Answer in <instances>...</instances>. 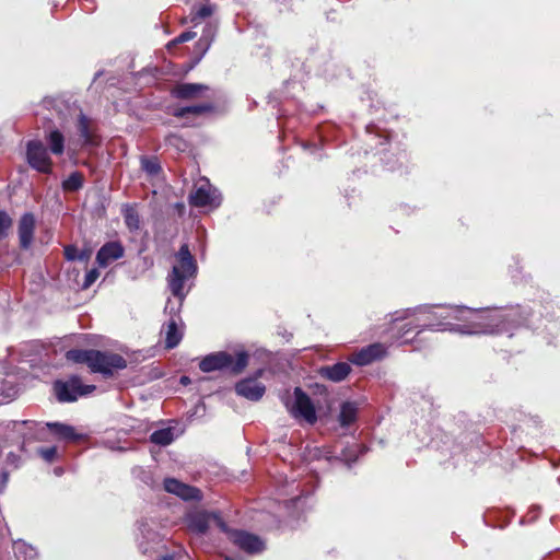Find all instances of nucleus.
I'll return each instance as SVG.
<instances>
[{
    "label": "nucleus",
    "instance_id": "nucleus-1",
    "mask_svg": "<svg viewBox=\"0 0 560 560\" xmlns=\"http://www.w3.org/2000/svg\"><path fill=\"white\" fill-rule=\"evenodd\" d=\"M65 359L75 364H85L91 373H98L104 378H110L127 368V360L121 354L108 350L70 349L65 353Z\"/></svg>",
    "mask_w": 560,
    "mask_h": 560
},
{
    "label": "nucleus",
    "instance_id": "nucleus-2",
    "mask_svg": "<svg viewBox=\"0 0 560 560\" xmlns=\"http://www.w3.org/2000/svg\"><path fill=\"white\" fill-rule=\"evenodd\" d=\"M454 317L464 322V332L470 335H495L505 329L506 318L497 308L457 307Z\"/></svg>",
    "mask_w": 560,
    "mask_h": 560
},
{
    "label": "nucleus",
    "instance_id": "nucleus-3",
    "mask_svg": "<svg viewBox=\"0 0 560 560\" xmlns=\"http://www.w3.org/2000/svg\"><path fill=\"white\" fill-rule=\"evenodd\" d=\"M177 264L173 266L167 276V284L172 294L183 300L186 295L184 291L185 282L189 278H194L198 267L195 257L190 253L188 244H183L175 255Z\"/></svg>",
    "mask_w": 560,
    "mask_h": 560
},
{
    "label": "nucleus",
    "instance_id": "nucleus-4",
    "mask_svg": "<svg viewBox=\"0 0 560 560\" xmlns=\"http://www.w3.org/2000/svg\"><path fill=\"white\" fill-rule=\"evenodd\" d=\"M249 361L248 352L237 351L235 355L226 351H218L206 355L199 363L202 372L228 370L233 375H240L247 368Z\"/></svg>",
    "mask_w": 560,
    "mask_h": 560
},
{
    "label": "nucleus",
    "instance_id": "nucleus-5",
    "mask_svg": "<svg viewBox=\"0 0 560 560\" xmlns=\"http://www.w3.org/2000/svg\"><path fill=\"white\" fill-rule=\"evenodd\" d=\"M52 389L59 402H74L81 396L92 394L95 385H84L79 375H70L66 381L57 380L52 384Z\"/></svg>",
    "mask_w": 560,
    "mask_h": 560
},
{
    "label": "nucleus",
    "instance_id": "nucleus-6",
    "mask_svg": "<svg viewBox=\"0 0 560 560\" xmlns=\"http://www.w3.org/2000/svg\"><path fill=\"white\" fill-rule=\"evenodd\" d=\"M26 159L30 166L43 174L52 172V161L46 147L39 140H32L26 145Z\"/></svg>",
    "mask_w": 560,
    "mask_h": 560
},
{
    "label": "nucleus",
    "instance_id": "nucleus-7",
    "mask_svg": "<svg viewBox=\"0 0 560 560\" xmlns=\"http://www.w3.org/2000/svg\"><path fill=\"white\" fill-rule=\"evenodd\" d=\"M264 374V370L259 369L255 372L254 376L243 378L235 384V393L252 401H258L266 392L264 384L258 382V378Z\"/></svg>",
    "mask_w": 560,
    "mask_h": 560
},
{
    "label": "nucleus",
    "instance_id": "nucleus-8",
    "mask_svg": "<svg viewBox=\"0 0 560 560\" xmlns=\"http://www.w3.org/2000/svg\"><path fill=\"white\" fill-rule=\"evenodd\" d=\"M294 397L295 401L291 410L292 413L295 417H302L310 424H314L317 421V415L310 396L301 387H295Z\"/></svg>",
    "mask_w": 560,
    "mask_h": 560
},
{
    "label": "nucleus",
    "instance_id": "nucleus-9",
    "mask_svg": "<svg viewBox=\"0 0 560 560\" xmlns=\"http://www.w3.org/2000/svg\"><path fill=\"white\" fill-rule=\"evenodd\" d=\"M163 487L166 492L175 494L184 501H200L202 499L199 488L184 483L176 478H165Z\"/></svg>",
    "mask_w": 560,
    "mask_h": 560
},
{
    "label": "nucleus",
    "instance_id": "nucleus-10",
    "mask_svg": "<svg viewBox=\"0 0 560 560\" xmlns=\"http://www.w3.org/2000/svg\"><path fill=\"white\" fill-rule=\"evenodd\" d=\"M75 128L83 145L97 147L101 144L96 124L83 113L78 116Z\"/></svg>",
    "mask_w": 560,
    "mask_h": 560
},
{
    "label": "nucleus",
    "instance_id": "nucleus-11",
    "mask_svg": "<svg viewBox=\"0 0 560 560\" xmlns=\"http://www.w3.org/2000/svg\"><path fill=\"white\" fill-rule=\"evenodd\" d=\"M234 545L247 553H257L264 550L262 540L246 530L235 529L231 532V539Z\"/></svg>",
    "mask_w": 560,
    "mask_h": 560
},
{
    "label": "nucleus",
    "instance_id": "nucleus-12",
    "mask_svg": "<svg viewBox=\"0 0 560 560\" xmlns=\"http://www.w3.org/2000/svg\"><path fill=\"white\" fill-rule=\"evenodd\" d=\"M386 354V349L382 343H372L362 348L360 351L351 355L350 361L359 366L371 364L372 362L382 359Z\"/></svg>",
    "mask_w": 560,
    "mask_h": 560
},
{
    "label": "nucleus",
    "instance_id": "nucleus-13",
    "mask_svg": "<svg viewBox=\"0 0 560 560\" xmlns=\"http://www.w3.org/2000/svg\"><path fill=\"white\" fill-rule=\"evenodd\" d=\"M125 248L118 241L106 242L96 254V262L100 267L105 268L110 262L124 257Z\"/></svg>",
    "mask_w": 560,
    "mask_h": 560
},
{
    "label": "nucleus",
    "instance_id": "nucleus-14",
    "mask_svg": "<svg viewBox=\"0 0 560 560\" xmlns=\"http://www.w3.org/2000/svg\"><path fill=\"white\" fill-rule=\"evenodd\" d=\"M188 201L190 206L196 208H203L207 206H219V203L215 202V197L208 182L192 190L189 194Z\"/></svg>",
    "mask_w": 560,
    "mask_h": 560
},
{
    "label": "nucleus",
    "instance_id": "nucleus-15",
    "mask_svg": "<svg viewBox=\"0 0 560 560\" xmlns=\"http://www.w3.org/2000/svg\"><path fill=\"white\" fill-rule=\"evenodd\" d=\"M211 523V512L192 511L186 515L187 528L197 535H205Z\"/></svg>",
    "mask_w": 560,
    "mask_h": 560
},
{
    "label": "nucleus",
    "instance_id": "nucleus-16",
    "mask_svg": "<svg viewBox=\"0 0 560 560\" xmlns=\"http://www.w3.org/2000/svg\"><path fill=\"white\" fill-rule=\"evenodd\" d=\"M351 370V365L348 362H337L331 365L320 366L318 375L324 380L339 383L348 377Z\"/></svg>",
    "mask_w": 560,
    "mask_h": 560
},
{
    "label": "nucleus",
    "instance_id": "nucleus-17",
    "mask_svg": "<svg viewBox=\"0 0 560 560\" xmlns=\"http://www.w3.org/2000/svg\"><path fill=\"white\" fill-rule=\"evenodd\" d=\"M46 427L58 440L66 442H80L84 440L85 435L78 433L72 425L61 422H47Z\"/></svg>",
    "mask_w": 560,
    "mask_h": 560
},
{
    "label": "nucleus",
    "instance_id": "nucleus-18",
    "mask_svg": "<svg viewBox=\"0 0 560 560\" xmlns=\"http://www.w3.org/2000/svg\"><path fill=\"white\" fill-rule=\"evenodd\" d=\"M18 230L20 246L23 249H27L31 246L34 237L35 218L33 213L26 212L21 217Z\"/></svg>",
    "mask_w": 560,
    "mask_h": 560
},
{
    "label": "nucleus",
    "instance_id": "nucleus-19",
    "mask_svg": "<svg viewBox=\"0 0 560 560\" xmlns=\"http://www.w3.org/2000/svg\"><path fill=\"white\" fill-rule=\"evenodd\" d=\"M209 86L201 83H179L173 89V95L179 100H192L208 91Z\"/></svg>",
    "mask_w": 560,
    "mask_h": 560
},
{
    "label": "nucleus",
    "instance_id": "nucleus-20",
    "mask_svg": "<svg viewBox=\"0 0 560 560\" xmlns=\"http://www.w3.org/2000/svg\"><path fill=\"white\" fill-rule=\"evenodd\" d=\"M214 109L215 106L212 103H202L198 105L178 107L174 110L173 115L177 118H184L188 115L200 116L203 114L212 113Z\"/></svg>",
    "mask_w": 560,
    "mask_h": 560
},
{
    "label": "nucleus",
    "instance_id": "nucleus-21",
    "mask_svg": "<svg viewBox=\"0 0 560 560\" xmlns=\"http://www.w3.org/2000/svg\"><path fill=\"white\" fill-rule=\"evenodd\" d=\"M125 224L130 232H137L140 229V215L136 203H126L121 210Z\"/></svg>",
    "mask_w": 560,
    "mask_h": 560
},
{
    "label": "nucleus",
    "instance_id": "nucleus-22",
    "mask_svg": "<svg viewBox=\"0 0 560 560\" xmlns=\"http://www.w3.org/2000/svg\"><path fill=\"white\" fill-rule=\"evenodd\" d=\"M213 14V7L211 4H202L199 7L194 5L190 10L189 15L185 19L186 23L198 26L206 19H209Z\"/></svg>",
    "mask_w": 560,
    "mask_h": 560
},
{
    "label": "nucleus",
    "instance_id": "nucleus-23",
    "mask_svg": "<svg viewBox=\"0 0 560 560\" xmlns=\"http://www.w3.org/2000/svg\"><path fill=\"white\" fill-rule=\"evenodd\" d=\"M183 338L175 319H170L165 325V348L173 349L178 346Z\"/></svg>",
    "mask_w": 560,
    "mask_h": 560
},
{
    "label": "nucleus",
    "instance_id": "nucleus-24",
    "mask_svg": "<svg viewBox=\"0 0 560 560\" xmlns=\"http://www.w3.org/2000/svg\"><path fill=\"white\" fill-rule=\"evenodd\" d=\"M140 168L151 178L162 173V166L158 156L142 155L140 158Z\"/></svg>",
    "mask_w": 560,
    "mask_h": 560
},
{
    "label": "nucleus",
    "instance_id": "nucleus-25",
    "mask_svg": "<svg viewBox=\"0 0 560 560\" xmlns=\"http://www.w3.org/2000/svg\"><path fill=\"white\" fill-rule=\"evenodd\" d=\"M429 324H413L412 322L404 324L399 331V338L402 339L401 343H410L422 331L423 327H429Z\"/></svg>",
    "mask_w": 560,
    "mask_h": 560
},
{
    "label": "nucleus",
    "instance_id": "nucleus-26",
    "mask_svg": "<svg viewBox=\"0 0 560 560\" xmlns=\"http://www.w3.org/2000/svg\"><path fill=\"white\" fill-rule=\"evenodd\" d=\"M358 408L354 402L346 401L341 405L339 423L341 427H349L357 420Z\"/></svg>",
    "mask_w": 560,
    "mask_h": 560
},
{
    "label": "nucleus",
    "instance_id": "nucleus-27",
    "mask_svg": "<svg viewBox=\"0 0 560 560\" xmlns=\"http://www.w3.org/2000/svg\"><path fill=\"white\" fill-rule=\"evenodd\" d=\"M46 140L52 154L61 155L65 152V137L58 129L51 130Z\"/></svg>",
    "mask_w": 560,
    "mask_h": 560
},
{
    "label": "nucleus",
    "instance_id": "nucleus-28",
    "mask_svg": "<svg viewBox=\"0 0 560 560\" xmlns=\"http://www.w3.org/2000/svg\"><path fill=\"white\" fill-rule=\"evenodd\" d=\"M150 441L160 446H167L174 441V431L172 428L155 430L151 433Z\"/></svg>",
    "mask_w": 560,
    "mask_h": 560
},
{
    "label": "nucleus",
    "instance_id": "nucleus-29",
    "mask_svg": "<svg viewBox=\"0 0 560 560\" xmlns=\"http://www.w3.org/2000/svg\"><path fill=\"white\" fill-rule=\"evenodd\" d=\"M84 184V176L81 172L71 173L61 184L62 189L67 192L80 190Z\"/></svg>",
    "mask_w": 560,
    "mask_h": 560
},
{
    "label": "nucleus",
    "instance_id": "nucleus-30",
    "mask_svg": "<svg viewBox=\"0 0 560 560\" xmlns=\"http://www.w3.org/2000/svg\"><path fill=\"white\" fill-rule=\"evenodd\" d=\"M12 226V219L5 211H0V240L8 236V231Z\"/></svg>",
    "mask_w": 560,
    "mask_h": 560
},
{
    "label": "nucleus",
    "instance_id": "nucleus-31",
    "mask_svg": "<svg viewBox=\"0 0 560 560\" xmlns=\"http://www.w3.org/2000/svg\"><path fill=\"white\" fill-rule=\"evenodd\" d=\"M211 522H213L221 532L229 534V538L231 539V532L234 529H230L226 522L221 517L220 513L211 512Z\"/></svg>",
    "mask_w": 560,
    "mask_h": 560
},
{
    "label": "nucleus",
    "instance_id": "nucleus-32",
    "mask_svg": "<svg viewBox=\"0 0 560 560\" xmlns=\"http://www.w3.org/2000/svg\"><path fill=\"white\" fill-rule=\"evenodd\" d=\"M196 35L197 33L192 31L183 32L168 44V47L191 40L196 37Z\"/></svg>",
    "mask_w": 560,
    "mask_h": 560
},
{
    "label": "nucleus",
    "instance_id": "nucleus-33",
    "mask_svg": "<svg viewBox=\"0 0 560 560\" xmlns=\"http://www.w3.org/2000/svg\"><path fill=\"white\" fill-rule=\"evenodd\" d=\"M211 44L207 36H200L196 43V49L200 52L199 59L209 50Z\"/></svg>",
    "mask_w": 560,
    "mask_h": 560
},
{
    "label": "nucleus",
    "instance_id": "nucleus-34",
    "mask_svg": "<svg viewBox=\"0 0 560 560\" xmlns=\"http://www.w3.org/2000/svg\"><path fill=\"white\" fill-rule=\"evenodd\" d=\"M100 277V272L96 268L89 270L84 277L83 289L90 288Z\"/></svg>",
    "mask_w": 560,
    "mask_h": 560
},
{
    "label": "nucleus",
    "instance_id": "nucleus-35",
    "mask_svg": "<svg viewBox=\"0 0 560 560\" xmlns=\"http://www.w3.org/2000/svg\"><path fill=\"white\" fill-rule=\"evenodd\" d=\"M40 456L48 463H51L55 460L57 456V448L55 446L42 448L39 451Z\"/></svg>",
    "mask_w": 560,
    "mask_h": 560
},
{
    "label": "nucleus",
    "instance_id": "nucleus-36",
    "mask_svg": "<svg viewBox=\"0 0 560 560\" xmlns=\"http://www.w3.org/2000/svg\"><path fill=\"white\" fill-rule=\"evenodd\" d=\"M217 25L212 23H207L203 27L201 36H207V39L210 42L214 40L215 34H217Z\"/></svg>",
    "mask_w": 560,
    "mask_h": 560
},
{
    "label": "nucleus",
    "instance_id": "nucleus-37",
    "mask_svg": "<svg viewBox=\"0 0 560 560\" xmlns=\"http://www.w3.org/2000/svg\"><path fill=\"white\" fill-rule=\"evenodd\" d=\"M78 248L74 245H67L63 249V254L67 260H75L78 256Z\"/></svg>",
    "mask_w": 560,
    "mask_h": 560
},
{
    "label": "nucleus",
    "instance_id": "nucleus-38",
    "mask_svg": "<svg viewBox=\"0 0 560 560\" xmlns=\"http://www.w3.org/2000/svg\"><path fill=\"white\" fill-rule=\"evenodd\" d=\"M9 481V472L5 469H0V492H2Z\"/></svg>",
    "mask_w": 560,
    "mask_h": 560
},
{
    "label": "nucleus",
    "instance_id": "nucleus-39",
    "mask_svg": "<svg viewBox=\"0 0 560 560\" xmlns=\"http://www.w3.org/2000/svg\"><path fill=\"white\" fill-rule=\"evenodd\" d=\"M166 142L171 145L179 147V143H182L184 141H183L182 137L172 133L166 137Z\"/></svg>",
    "mask_w": 560,
    "mask_h": 560
},
{
    "label": "nucleus",
    "instance_id": "nucleus-40",
    "mask_svg": "<svg viewBox=\"0 0 560 560\" xmlns=\"http://www.w3.org/2000/svg\"><path fill=\"white\" fill-rule=\"evenodd\" d=\"M90 258V252L88 250H82L80 253H78V256H77V259L80 260V261H86L89 260Z\"/></svg>",
    "mask_w": 560,
    "mask_h": 560
},
{
    "label": "nucleus",
    "instance_id": "nucleus-41",
    "mask_svg": "<svg viewBox=\"0 0 560 560\" xmlns=\"http://www.w3.org/2000/svg\"><path fill=\"white\" fill-rule=\"evenodd\" d=\"M143 268L150 269L153 266V259L151 257H143L142 258Z\"/></svg>",
    "mask_w": 560,
    "mask_h": 560
},
{
    "label": "nucleus",
    "instance_id": "nucleus-42",
    "mask_svg": "<svg viewBox=\"0 0 560 560\" xmlns=\"http://www.w3.org/2000/svg\"><path fill=\"white\" fill-rule=\"evenodd\" d=\"M180 384L188 385L190 383V378L186 375H183L179 380Z\"/></svg>",
    "mask_w": 560,
    "mask_h": 560
}]
</instances>
